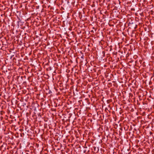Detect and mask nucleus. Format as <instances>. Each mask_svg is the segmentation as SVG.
<instances>
[{
    "instance_id": "obj_1",
    "label": "nucleus",
    "mask_w": 154,
    "mask_h": 154,
    "mask_svg": "<svg viewBox=\"0 0 154 154\" xmlns=\"http://www.w3.org/2000/svg\"><path fill=\"white\" fill-rule=\"evenodd\" d=\"M84 56L83 55H82L81 57V58H82V59H83L84 58Z\"/></svg>"
}]
</instances>
